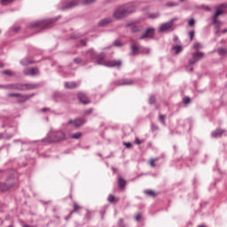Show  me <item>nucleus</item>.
Returning <instances> with one entry per match:
<instances>
[{
    "instance_id": "obj_1",
    "label": "nucleus",
    "mask_w": 227,
    "mask_h": 227,
    "mask_svg": "<svg viewBox=\"0 0 227 227\" xmlns=\"http://www.w3.org/2000/svg\"><path fill=\"white\" fill-rule=\"evenodd\" d=\"M134 12V8H129V6H121L116 9L114 12V18L116 20H121L127 17L129 14Z\"/></svg>"
},
{
    "instance_id": "obj_2",
    "label": "nucleus",
    "mask_w": 227,
    "mask_h": 227,
    "mask_svg": "<svg viewBox=\"0 0 227 227\" xmlns=\"http://www.w3.org/2000/svg\"><path fill=\"white\" fill-rule=\"evenodd\" d=\"M66 136L63 131H50L47 136V141L50 143H56L65 140Z\"/></svg>"
},
{
    "instance_id": "obj_3",
    "label": "nucleus",
    "mask_w": 227,
    "mask_h": 227,
    "mask_svg": "<svg viewBox=\"0 0 227 227\" xmlns=\"http://www.w3.org/2000/svg\"><path fill=\"white\" fill-rule=\"evenodd\" d=\"M14 187V183L11 181H7L5 183H0V192H4Z\"/></svg>"
},
{
    "instance_id": "obj_4",
    "label": "nucleus",
    "mask_w": 227,
    "mask_h": 227,
    "mask_svg": "<svg viewBox=\"0 0 227 227\" xmlns=\"http://www.w3.org/2000/svg\"><path fill=\"white\" fill-rule=\"evenodd\" d=\"M176 21V19L171 20L170 21L167 22V23H163L160 26V32H166L168 30H169L172 27L174 22Z\"/></svg>"
},
{
    "instance_id": "obj_5",
    "label": "nucleus",
    "mask_w": 227,
    "mask_h": 227,
    "mask_svg": "<svg viewBox=\"0 0 227 227\" xmlns=\"http://www.w3.org/2000/svg\"><path fill=\"white\" fill-rule=\"evenodd\" d=\"M204 53L200 51H197L196 53H192V59L189 61L190 65H194L199 61V59H203Z\"/></svg>"
},
{
    "instance_id": "obj_6",
    "label": "nucleus",
    "mask_w": 227,
    "mask_h": 227,
    "mask_svg": "<svg viewBox=\"0 0 227 227\" xmlns=\"http://www.w3.org/2000/svg\"><path fill=\"white\" fill-rule=\"evenodd\" d=\"M8 97L9 98H18L17 101L19 103L26 102V100H27V96L21 95L20 93H9Z\"/></svg>"
},
{
    "instance_id": "obj_7",
    "label": "nucleus",
    "mask_w": 227,
    "mask_h": 227,
    "mask_svg": "<svg viewBox=\"0 0 227 227\" xmlns=\"http://www.w3.org/2000/svg\"><path fill=\"white\" fill-rule=\"evenodd\" d=\"M153 35H154V29L152 28V27H149L145 33H144L142 35V36L140 37V40H144V39H152L153 37Z\"/></svg>"
},
{
    "instance_id": "obj_8",
    "label": "nucleus",
    "mask_w": 227,
    "mask_h": 227,
    "mask_svg": "<svg viewBox=\"0 0 227 227\" xmlns=\"http://www.w3.org/2000/svg\"><path fill=\"white\" fill-rule=\"evenodd\" d=\"M121 65V60H106L104 67H118Z\"/></svg>"
},
{
    "instance_id": "obj_9",
    "label": "nucleus",
    "mask_w": 227,
    "mask_h": 227,
    "mask_svg": "<svg viewBox=\"0 0 227 227\" xmlns=\"http://www.w3.org/2000/svg\"><path fill=\"white\" fill-rule=\"evenodd\" d=\"M25 75L28 76H35L38 74V68L31 67V68H26L23 71Z\"/></svg>"
},
{
    "instance_id": "obj_10",
    "label": "nucleus",
    "mask_w": 227,
    "mask_h": 227,
    "mask_svg": "<svg viewBox=\"0 0 227 227\" xmlns=\"http://www.w3.org/2000/svg\"><path fill=\"white\" fill-rule=\"evenodd\" d=\"M78 99L80 100V102L83 105H88L90 104V98H88V97L86 96V94L80 92L78 93Z\"/></svg>"
},
{
    "instance_id": "obj_11",
    "label": "nucleus",
    "mask_w": 227,
    "mask_h": 227,
    "mask_svg": "<svg viewBox=\"0 0 227 227\" xmlns=\"http://www.w3.org/2000/svg\"><path fill=\"white\" fill-rule=\"evenodd\" d=\"M84 122H85L84 119L78 118V119H75L74 121L70 120L68 121V124H74V127H81L84 124Z\"/></svg>"
},
{
    "instance_id": "obj_12",
    "label": "nucleus",
    "mask_w": 227,
    "mask_h": 227,
    "mask_svg": "<svg viewBox=\"0 0 227 227\" xmlns=\"http://www.w3.org/2000/svg\"><path fill=\"white\" fill-rule=\"evenodd\" d=\"M106 62V54L105 53H100L97 57V64L105 67Z\"/></svg>"
},
{
    "instance_id": "obj_13",
    "label": "nucleus",
    "mask_w": 227,
    "mask_h": 227,
    "mask_svg": "<svg viewBox=\"0 0 227 227\" xmlns=\"http://www.w3.org/2000/svg\"><path fill=\"white\" fill-rule=\"evenodd\" d=\"M224 11H222V10H217L216 12L215 13V15L213 16V22L215 25H220L221 22L220 20H217V18L223 14Z\"/></svg>"
},
{
    "instance_id": "obj_14",
    "label": "nucleus",
    "mask_w": 227,
    "mask_h": 227,
    "mask_svg": "<svg viewBox=\"0 0 227 227\" xmlns=\"http://www.w3.org/2000/svg\"><path fill=\"white\" fill-rule=\"evenodd\" d=\"M77 82H65V88L67 90H74L75 88H77Z\"/></svg>"
},
{
    "instance_id": "obj_15",
    "label": "nucleus",
    "mask_w": 227,
    "mask_h": 227,
    "mask_svg": "<svg viewBox=\"0 0 227 227\" xmlns=\"http://www.w3.org/2000/svg\"><path fill=\"white\" fill-rule=\"evenodd\" d=\"M130 50H131V55L136 56L139 54L140 47L136 44H132L130 46Z\"/></svg>"
},
{
    "instance_id": "obj_16",
    "label": "nucleus",
    "mask_w": 227,
    "mask_h": 227,
    "mask_svg": "<svg viewBox=\"0 0 227 227\" xmlns=\"http://www.w3.org/2000/svg\"><path fill=\"white\" fill-rule=\"evenodd\" d=\"M223 132H224L223 129H215V130L213 131L212 137H221Z\"/></svg>"
},
{
    "instance_id": "obj_17",
    "label": "nucleus",
    "mask_w": 227,
    "mask_h": 227,
    "mask_svg": "<svg viewBox=\"0 0 227 227\" xmlns=\"http://www.w3.org/2000/svg\"><path fill=\"white\" fill-rule=\"evenodd\" d=\"M126 185V181L125 179L121 178V177H119L118 178V186L121 188V189H123Z\"/></svg>"
},
{
    "instance_id": "obj_18",
    "label": "nucleus",
    "mask_w": 227,
    "mask_h": 227,
    "mask_svg": "<svg viewBox=\"0 0 227 227\" xmlns=\"http://www.w3.org/2000/svg\"><path fill=\"white\" fill-rule=\"evenodd\" d=\"M217 52L220 56H227V48H219Z\"/></svg>"
},
{
    "instance_id": "obj_19",
    "label": "nucleus",
    "mask_w": 227,
    "mask_h": 227,
    "mask_svg": "<svg viewBox=\"0 0 227 227\" xmlns=\"http://www.w3.org/2000/svg\"><path fill=\"white\" fill-rule=\"evenodd\" d=\"M7 88L10 90H22L20 84H10V85H7Z\"/></svg>"
},
{
    "instance_id": "obj_20",
    "label": "nucleus",
    "mask_w": 227,
    "mask_h": 227,
    "mask_svg": "<svg viewBox=\"0 0 227 227\" xmlns=\"http://www.w3.org/2000/svg\"><path fill=\"white\" fill-rule=\"evenodd\" d=\"M183 48L181 45H175L172 47V51H176V54H179L182 51Z\"/></svg>"
},
{
    "instance_id": "obj_21",
    "label": "nucleus",
    "mask_w": 227,
    "mask_h": 227,
    "mask_svg": "<svg viewBox=\"0 0 227 227\" xmlns=\"http://www.w3.org/2000/svg\"><path fill=\"white\" fill-rule=\"evenodd\" d=\"M81 137H82V132H77V133H74L71 135V138H73V139H79V138H81Z\"/></svg>"
},
{
    "instance_id": "obj_22",
    "label": "nucleus",
    "mask_w": 227,
    "mask_h": 227,
    "mask_svg": "<svg viewBox=\"0 0 227 227\" xmlns=\"http://www.w3.org/2000/svg\"><path fill=\"white\" fill-rule=\"evenodd\" d=\"M141 31V27L138 26H132L131 27V32L132 33H137Z\"/></svg>"
},
{
    "instance_id": "obj_23",
    "label": "nucleus",
    "mask_w": 227,
    "mask_h": 227,
    "mask_svg": "<svg viewBox=\"0 0 227 227\" xmlns=\"http://www.w3.org/2000/svg\"><path fill=\"white\" fill-rule=\"evenodd\" d=\"M2 74H3L4 75H7V76H13V75H14L13 72L11 71V70H4V71L2 72Z\"/></svg>"
},
{
    "instance_id": "obj_24",
    "label": "nucleus",
    "mask_w": 227,
    "mask_h": 227,
    "mask_svg": "<svg viewBox=\"0 0 227 227\" xmlns=\"http://www.w3.org/2000/svg\"><path fill=\"white\" fill-rule=\"evenodd\" d=\"M145 194L149 195L151 197H155L156 196L155 192L152 190H145Z\"/></svg>"
},
{
    "instance_id": "obj_25",
    "label": "nucleus",
    "mask_w": 227,
    "mask_h": 227,
    "mask_svg": "<svg viewBox=\"0 0 227 227\" xmlns=\"http://www.w3.org/2000/svg\"><path fill=\"white\" fill-rule=\"evenodd\" d=\"M158 161V158H155V159H150L149 160V165L153 168L155 167V162Z\"/></svg>"
},
{
    "instance_id": "obj_26",
    "label": "nucleus",
    "mask_w": 227,
    "mask_h": 227,
    "mask_svg": "<svg viewBox=\"0 0 227 227\" xmlns=\"http://www.w3.org/2000/svg\"><path fill=\"white\" fill-rule=\"evenodd\" d=\"M13 2H14V0H1V3L3 5H8Z\"/></svg>"
},
{
    "instance_id": "obj_27",
    "label": "nucleus",
    "mask_w": 227,
    "mask_h": 227,
    "mask_svg": "<svg viewBox=\"0 0 227 227\" xmlns=\"http://www.w3.org/2000/svg\"><path fill=\"white\" fill-rule=\"evenodd\" d=\"M96 0H82V4L88 5V4H91L92 3H94Z\"/></svg>"
},
{
    "instance_id": "obj_28",
    "label": "nucleus",
    "mask_w": 227,
    "mask_h": 227,
    "mask_svg": "<svg viewBox=\"0 0 227 227\" xmlns=\"http://www.w3.org/2000/svg\"><path fill=\"white\" fill-rule=\"evenodd\" d=\"M79 209H81V207L79 206V204L74 203V210L72 211L71 214H73V213H74V212H77Z\"/></svg>"
},
{
    "instance_id": "obj_29",
    "label": "nucleus",
    "mask_w": 227,
    "mask_h": 227,
    "mask_svg": "<svg viewBox=\"0 0 227 227\" xmlns=\"http://www.w3.org/2000/svg\"><path fill=\"white\" fill-rule=\"evenodd\" d=\"M190 102H191V98L189 97H185L183 98V103L184 105H188V104H190Z\"/></svg>"
},
{
    "instance_id": "obj_30",
    "label": "nucleus",
    "mask_w": 227,
    "mask_h": 227,
    "mask_svg": "<svg viewBox=\"0 0 227 227\" xmlns=\"http://www.w3.org/2000/svg\"><path fill=\"white\" fill-rule=\"evenodd\" d=\"M193 48L195 50H200L202 48V45L200 43H194Z\"/></svg>"
},
{
    "instance_id": "obj_31",
    "label": "nucleus",
    "mask_w": 227,
    "mask_h": 227,
    "mask_svg": "<svg viewBox=\"0 0 227 227\" xmlns=\"http://www.w3.org/2000/svg\"><path fill=\"white\" fill-rule=\"evenodd\" d=\"M132 84V81L130 80H123L121 85H130Z\"/></svg>"
},
{
    "instance_id": "obj_32",
    "label": "nucleus",
    "mask_w": 227,
    "mask_h": 227,
    "mask_svg": "<svg viewBox=\"0 0 227 227\" xmlns=\"http://www.w3.org/2000/svg\"><path fill=\"white\" fill-rule=\"evenodd\" d=\"M114 200H115L114 196L112 195V194H109L107 200H108L110 203H113V202H114Z\"/></svg>"
},
{
    "instance_id": "obj_33",
    "label": "nucleus",
    "mask_w": 227,
    "mask_h": 227,
    "mask_svg": "<svg viewBox=\"0 0 227 227\" xmlns=\"http://www.w3.org/2000/svg\"><path fill=\"white\" fill-rule=\"evenodd\" d=\"M159 18V13H151L149 19H157Z\"/></svg>"
},
{
    "instance_id": "obj_34",
    "label": "nucleus",
    "mask_w": 227,
    "mask_h": 227,
    "mask_svg": "<svg viewBox=\"0 0 227 227\" xmlns=\"http://www.w3.org/2000/svg\"><path fill=\"white\" fill-rule=\"evenodd\" d=\"M166 116L164 114H160L159 119L162 123H165Z\"/></svg>"
},
{
    "instance_id": "obj_35",
    "label": "nucleus",
    "mask_w": 227,
    "mask_h": 227,
    "mask_svg": "<svg viewBox=\"0 0 227 227\" xmlns=\"http://www.w3.org/2000/svg\"><path fill=\"white\" fill-rule=\"evenodd\" d=\"M194 24H195V20H194L193 19L189 20L188 25H189L190 27H192Z\"/></svg>"
},
{
    "instance_id": "obj_36",
    "label": "nucleus",
    "mask_w": 227,
    "mask_h": 227,
    "mask_svg": "<svg viewBox=\"0 0 227 227\" xmlns=\"http://www.w3.org/2000/svg\"><path fill=\"white\" fill-rule=\"evenodd\" d=\"M109 23V20H103L100 21V26H104L105 24H108Z\"/></svg>"
},
{
    "instance_id": "obj_37",
    "label": "nucleus",
    "mask_w": 227,
    "mask_h": 227,
    "mask_svg": "<svg viewBox=\"0 0 227 227\" xmlns=\"http://www.w3.org/2000/svg\"><path fill=\"white\" fill-rule=\"evenodd\" d=\"M89 52L90 53V58L94 59L95 58V52L93 51L92 49L89 50Z\"/></svg>"
},
{
    "instance_id": "obj_38",
    "label": "nucleus",
    "mask_w": 227,
    "mask_h": 227,
    "mask_svg": "<svg viewBox=\"0 0 227 227\" xmlns=\"http://www.w3.org/2000/svg\"><path fill=\"white\" fill-rule=\"evenodd\" d=\"M141 143H142V141L138 137H136L135 144L139 145H141Z\"/></svg>"
},
{
    "instance_id": "obj_39",
    "label": "nucleus",
    "mask_w": 227,
    "mask_h": 227,
    "mask_svg": "<svg viewBox=\"0 0 227 227\" xmlns=\"http://www.w3.org/2000/svg\"><path fill=\"white\" fill-rule=\"evenodd\" d=\"M123 145H124L127 148H131V143H129V142H124Z\"/></svg>"
},
{
    "instance_id": "obj_40",
    "label": "nucleus",
    "mask_w": 227,
    "mask_h": 227,
    "mask_svg": "<svg viewBox=\"0 0 227 227\" xmlns=\"http://www.w3.org/2000/svg\"><path fill=\"white\" fill-rule=\"evenodd\" d=\"M189 36H190V38H191V41H192L193 36H194V31H191V32L189 33Z\"/></svg>"
},
{
    "instance_id": "obj_41",
    "label": "nucleus",
    "mask_w": 227,
    "mask_h": 227,
    "mask_svg": "<svg viewBox=\"0 0 227 227\" xmlns=\"http://www.w3.org/2000/svg\"><path fill=\"white\" fill-rule=\"evenodd\" d=\"M149 102L151 105H153L155 102V98L154 97H151L149 99Z\"/></svg>"
},
{
    "instance_id": "obj_42",
    "label": "nucleus",
    "mask_w": 227,
    "mask_h": 227,
    "mask_svg": "<svg viewBox=\"0 0 227 227\" xmlns=\"http://www.w3.org/2000/svg\"><path fill=\"white\" fill-rule=\"evenodd\" d=\"M141 215H140V213H137V215H136V216H135V219L137 220V221H139L140 219H141Z\"/></svg>"
},
{
    "instance_id": "obj_43",
    "label": "nucleus",
    "mask_w": 227,
    "mask_h": 227,
    "mask_svg": "<svg viewBox=\"0 0 227 227\" xmlns=\"http://www.w3.org/2000/svg\"><path fill=\"white\" fill-rule=\"evenodd\" d=\"M75 5H77V3L75 1H73V2L70 3L69 7H73V6H75Z\"/></svg>"
},
{
    "instance_id": "obj_44",
    "label": "nucleus",
    "mask_w": 227,
    "mask_h": 227,
    "mask_svg": "<svg viewBox=\"0 0 227 227\" xmlns=\"http://www.w3.org/2000/svg\"><path fill=\"white\" fill-rule=\"evenodd\" d=\"M176 4H174V3H168L167 4V6H168V7H172V6H176Z\"/></svg>"
},
{
    "instance_id": "obj_45",
    "label": "nucleus",
    "mask_w": 227,
    "mask_h": 227,
    "mask_svg": "<svg viewBox=\"0 0 227 227\" xmlns=\"http://www.w3.org/2000/svg\"><path fill=\"white\" fill-rule=\"evenodd\" d=\"M19 31H20V27H14V32L18 33Z\"/></svg>"
},
{
    "instance_id": "obj_46",
    "label": "nucleus",
    "mask_w": 227,
    "mask_h": 227,
    "mask_svg": "<svg viewBox=\"0 0 227 227\" xmlns=\"http://www.w3.org/2000/svg\"><path fill=\"white\" fill-rule=\"evenodd\" d=\"M81 45L82 46H86V40H82L81 41Z\"/></svg>"
},
{
    "instance_id": "obj_47",
    "label": "nucleus",
    "mask_w": 227,
    "mask_h": 227,
    "mask_svg": "<svg viewBox=\"0 0 227 227\" xmlns=\"http://www.w3.org/2000/svg\"><path fill=\"white\" fill-rule=\"evenodd\" d=\"M74 63H76V64L81 63V59H74Z\"/></svg>"
},
{
    "instance_id": "obj_48",
    "label": "nucleus",
    "mask_w": 227,
    "mask_h": 227,
    "mask_svg": "<svg viewBox=\"0 0 227 227\" xmlns=\"http://www.w3.org/2000/svg\"><path fill=\"white\" fill-rule=\"evenodd\" d=\"M23 65H27V64H31V61L26 62V60H22L21 62Z\"/></svg>"
},
{
    "instance_id": "obj_49",
    "label": "nucleus",
    "mask_w": 227,
    "mask_h": 227,
    "mask_svg": "<svg viewBox=\"0 0 227 227\" xmlns=\"http://www.w3.org/2000/svg\"><path fill=\"white\" fill-rule=\"evenodd\" d=\"M91 113H92V109H89V110L86 111L87 114H90Z\"/></svg>"
},
{
    "instance_id": "obj_50",
    "label": "nucleus",
    "mask_w": 227,
    "mask_h": 227,
    "mask_svg": "<svg viewBox=\"0 0 227 227\" xmlns=\"http://www.w3.org/2000/svg\"><path fill=\"white\" fill-rule=\"evenodd\" d=\"M223 8H227V4H222V5H220V9H223Z\"/></svg>"
},
{
    "instance_id": "obj_51",
    "label": "nucleus",
    "mask_w": 227,
    "mask_h": 227,
    "mask_svg": "<svg viewBox=\"0 0 227 227\" xmlns=\"http://www.w3.org/2000/svg\"><path fill=\"white\" fill-rule=\"evenodd\" d=\"M4 64L3 62H0V68H4Z\"/></svg>"
},
{
    "instance_id": "obj_52",
    "label": "nucleus",
    "mask_w": 227,
    "mask_h": 227,
    "mask_svg": "<svg viewBox=\"0 0 227 227\" xmlns=\"http://www.w3.org/2000/svg\"><path fill=\"white\" fill-rule=\"evenodd\" d=\"M227 33V28L222 30V34H226Z\"/></svg>"
},
{
    "instance_id": "obj_53",
    "label": "nucleus",
    "mask_w": 227,
    "mask_h": 227,
    "mask_svg": "<svg viewBox=\"0 0 227 227\" xmlns=\"http://www.w3.org/2000/svg\"><path fill=\"white\" fill-rule=\"evenodd\" d=\"M4 138V134L0 133V140Z\"/></svg>"
},
{
    "instance_id": "obj_54",
    "label": "nucleus",
    "mask_w": 227,
    "mask_h": 227,
    "mask_svg": "<svg viewBox=\"0 0 227 227\" xmlns=\"http://www.w3.org/2000/svg\"><path fill=\"white\" fill-rule=\"evenodd\" d=\"M42 111H43V112H45V111H47V109H45V108H43V109H42Z\"/></svg>"
},
{
    "instance_id": "obj_55",
    "label": "nucleus",
    "mask_w": 227,
    "mask_h": 227,
    "mask_svg": "<svg viewBox=\"0 0 227 227\" xmlns=\"http://www.w3.org/2000/svg\"><path fill=\"white\" fill-rule=\"evenodd\" d=\"M23 227H31V225H23Z\"/></svg>"
},
{
    "instance_id": "obj_56",
    "label": "nucleus",
    "mask_w": 227,
    "mask_h": 227,
    "mask_svg": "<svg viewBox=\"0 0 227 227\" xmlns=\"http://www.w3.org/2000/svg\"><path fill=\"white\" fill-rule=\"evenodd\" d=\"M48 22H44L43 25L47 26Z\"/></svg>"
},
{
    "instance_id": "obj_57",
    "label": "nucleus",
    "mask_w": 227,
    "mask_h": 227,
    "mask_svg": "<svg viewBox=\"0 0 227 227\" xmlns=\"http://www.w3.org/2000/svg\"><path fill=\"white\" fill-rule=\"evenodd\" d=\"M199 227H205V225H199Z\"/></svg>"
},
{
    "instance_id": "obj_58",
    "label": "nucleus",
    "mask_w": 227,
    "mask_h": 227,
    "mask_svg": "<svg viewBox=\"0 0 227 227\" xmlns=\"http://www.w3.org/2000/svg\"><path fill=\"white\" fill-rule=\"evenodd\" d=\"M177 40V37H175V41H176Z\"/></svg>"
},
{
    "instance_id": "obj_59",
    "label": "nucleus",
    "mask_w": 227,
    "mask_h": 227,
    "mask_svg": "<svg viewBox=\"0 0 227 227\" xmlns=\"http://www.w3.org/2000/svg\"><path fill=\"white\" fill-rule=\"evenodd\" d=\"M184 1H185V0H180V2H184Z\"/></svg>"
},
{
    "instance_id": "obj_60",
    "label": "nucleus",
    "mask_w": 227,
    "mask_h": 227,
    "mask_svg": "<svg viewBox=\"0 0 227 227\" xmlns=\"http://www.w3.org/2000/svg\"><path fill=\"white\" fill-rule=\"evenodd\" d=\"M8 227H13L12 225H9Z\"/></svg>"
},
{
    "instance_id": "obj_61",
    "label": "nucleus",
    "mask_w": 227,
    "mask_h": 227,
    "mask_svg": "<svg viewBox=\"0 0 227 227\" xmlns=\"http://www.w3.org/2000/svg\"><path fill=\"white\" fill-rule=\"evenodd\" d=\"M191 71L192 72V68H191Z\"/></svg>"
}]
</instances>
